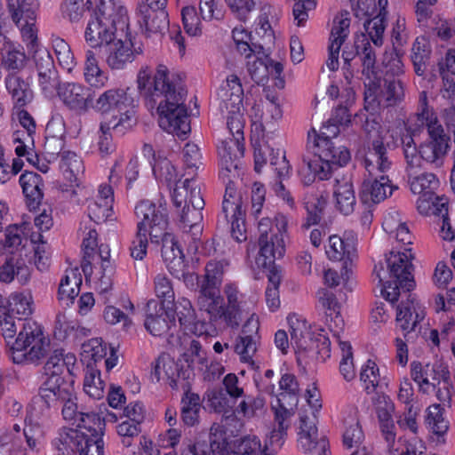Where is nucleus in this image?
Wrapping results in <instances>:
<instances>
[{"label": "nucleus", "mask_w": 455, "mask_h": 455, "mask_svg": "<svg viewBox=\"0 0 455 455\" xmlns=\"http://www.w3.org/2000/svg\"><path fill=\"white\" fill-rule=\"evenodd\" d=\"M138 90L149 110L156 109L159 126L168 133L185 140L191 131L185 105L187 91L179 76L160 64L154 76L148 68L140 70Z\"/></svg>", "instance_id": "nucleus-1"}, {"label": "nucleus", "mask_w": 455, "mask_h": 455, "mask_svg": "<svg viewBox=\"0 0 455 455\" xmlns=\"http://www.w3.org/2000/svg\"><path fill=\"white\" fill-rule=\"evenodd\" d=\"M418 120L426 126L428 140L418 148L411 134L402 136V148L406 162V172L415 173L425 161L436 168L443 166L444 156L450 148V136L445 132L436 114L428 106L427 92L419 94Z\"/></svg>", "instance_id": "nucleus-2"}, {"label": "nucleus", "mask_w": 455, "mask_h": 455, "mask_svg": "<svg viewBox=\"0 0 455 455\" xmlns=\"http://www.w3.org/2000/svg\"><path fill=\"white\" fill-rule=\"evenodd\" d=\"M307 148L314 155L313 159L303 156V163L313 173L308 178V182L315 178L320 180L330 179L334 169L347 164L351 158L350 152L345 146L329 136H319L315 130L308 132Z\"/></svg>", "instance_id": "nucleus-3"}, {"label": "nucleus", "mask_w": 455, "mask_h": 455, "mask_svg": "<svg viewBox=\"0 0 455 455\" xmlns=\"http://www.w3.org/2000/svg\"><path fill=\"white\" fill-rule=\"evenodd\" d=\"M127 20V11L124 7L116 5L111 0H100L87 24L85 40L92 47H100L101 50L116 39L118 28L123 30L128 26Z\"/></svg>", "instance_id": "nucleus-4"}, {"label": "nucleus", "mask_w": 455, "mask_h": 455, "mask_svg": "<svg viewBox=\"0 0 455 455\" xmlns=\"http://www.w3.org/2000/svg\"><path fill=\"white\" fill-rule=\"evenodd\" d=\"M287 220L283 215L276 216L275 224L269 219L259 222V253L256 264L259 267L272 268L276 259L285 252V237H287Z\"/></svg>", "instance_id": "nucleus-5"}, {"label": "nucleus", "mask_w": 455, "mask_h": 455, "mask_svg": "<svg viewBox=\"0 0 455 455\" xmlns=\"http://www.w3.org/2000/svg\"><path fill=\"white\" fill-rule=\"evenodd\" d=\"M50 339L33 321L23 323L17 338L11 346L12 358L15 363H36L51 351Z\"/></svg>", "instance_id": "nucleus-6"}, {"label": "nucleus", "mask_w": 455, "mask_h": 455, "mask_svg": "<svg viewBox=\"0 0 455 455\" xmlns=\"http://www.w3.org/2000/svg\"><path fill=\"white\" fill-rule=\"evenodd\" d=\"M317 419L313 411L299 415L298 443L305 455H329V442L318 433Z\"/></svg>", "instance_id": "nucleus-7"}, {"label": "nucleus", "mask_w": 455, "mask_h": 455, "mask_svg": "<svg viewBox=\"0 0 455 455\" xmlns=\"http://www.w3.org/2000/svg\"><path fill=\"white\" fill-rule=\"evenodd\" d=\"M193 375V370L180 365L167 353H162L153 363L152 376L156 381H166L172 389H189Z\"/></svg>", "instance_id": "nucleus-8"}, {"label": "nucleus", "mask_w": 455, "mask_h": 455, "mask_svg": "<svg viewBox=\"0 0 455 455\" xmlns=\"http://www.w3.org/2000/svg\"><path fill=\"white\" fill-rule=\"evenodd\" d=\"M135 214L141 220L138 230L148 232L151 241L158 243L168 226L166 210L149 200H142L136 205Z\"/></svg>", "instance_id": "nucleus-9"}, {"label": "nucleus", "mask_w": 455, "mask_h": 455, "mask_svg": "<svg viewBox=\"0 0 455 455\" xmlns=\"http://www.w3.org/2000/svg\"><path fill=\"white\" fill-rule=\"evenodd\" d=\"M318 302L324 310L325 321L332 332L338 337L344 328V320L340 315L341 305L346 300V293L342 291L334 292L329 289H321L317 292Z\"/></svg>", "instance_id": "nucleus-10"}, {"label": "nucleus", "mask_w": 455, "mask_h": 455, "mask_svg": "<svg viewBox=\"0 0 455 455\" xmlns=\"http://www.w3.org/2000/svg\"><path fill=\"white\" fill-rule=\"evenodd\" d=\"M387 146L380 135H377L369 142L363 157L364 167L369 176L387 174L391 171L393 162Z\"/></svg>", "instance_id": "nucleus-11"}, {"label": "nucleus", "mask_w": 455, "mask_h": 455, "mask_svg": "<svg viewBox=\"0 0 455 455\" xmlns=\"http://www.w3.org/2000/svg\"><path fill=\"white\" fill-rule=\"evenodd\" d=\"M33 60L38 85L45 94H52L60 84L52 55L46 49H37L35 50Z\"/></svg>", "instance_id": "nucleus-12"}, {"label": "nucleus", "mask_w": 455, "mask_h": 455, "mask_svg": "<svg viewBox=\"0 0 455 455\" xmlns=\"http://www.w3.org/2000/svg\"><path fill=\"white\" fill-rule=\"evenodd\" d=\"M133 44L129 38L123 40L116 37L100 51L104 53L107 64L112 69H122L134 60L140 52L133 50Z\"/></svg>", "instance_id": "nucleus-13"}, {"label": "nucleus", "mask_w": 455, "mask_h": 455, "mask_svg": "<svg viewBox=\"0 0 455 455\" xmlns=\"http://www.w3.org/2000/svg\"><path fill=\"white\" fill-rule=\"evenodd\" d=\"M226 444V434L222 431H218L217 428L213 432V427H212L209 443L200 440H184L180 455H212V453L221 455V451L225 450Z\"/></svg>", "instance_id": "nucleus-14"}, {"label": "nucleus", "mask_w": 455, "mask_h": 455, "mask_svg": "<svg viewBox=\"0 0 455 455\" xmlns=\"http://www.w3.org/2000/svg\"><path fill=\"white\" fill-rule=\"evenodd\" d=\"M74 392V387L69 382H42L38 395L33 400L35 403L41 402L47 410L58 411L63 401Z\"/></svg>", "instance_id": "nucleus-15"}, {"label": "nucleus", "mask_w": 455, "mask_h": 455, "mask_svg": "<svg viewBox=\"0 0 455 455\" xmlns=\"http://www.w3.org/2000/svg\"><path fill=\"white\" fill-rule=\"evenodd\" d=\"M370 177L362 184L361 199L365 204H379L397 188L391 184L388 174Z\"/></svg>", "instance_id": "nucleus-16"}, {"label": "nucleus", "mask_w": 455, "mask_h": 455, "mask_svg": "<svg viewBox=\"0 0 455 455\" xmlns=\"http://www.w3.org/2000/svg\"><path fill=\"white\" fill-rule=\"evenodd\" d=\"M76 357L72 354L63 355L61 350H54L44 366L42 382H68L66 376L71 373L70 366H73Z\"/></svg>", "instance_id": "nucleus-17"}, {"label": "nucleus", "mask_w": 455, "mask_h": 455, "mask_svg": "<svg viewBox=\"0 0 455 455\" xmlns=\"http://www.w3.org/2000/svg\"><path fill=\"white\" fill-rule=\"evenodd\" d=\"M136 101L129 88H115L101 93L94 102H92V107L102 113L112 109L123 111L127 107L135 106Z\"/></svg>", "instance_id": "nucleus-18"}, {"label": "nucleus", "mask_w": 455, "mask_h": 455, "mask_svg": "<svg viewBox=\"0 0 455 455\" xmlns=\"http://www.w3.org/2000/svg\"><path fill=\"white\" fill-rule=\"evenodd\" d=\"M74 425L79 429L76 433V442H95L102 439L106 423L99 414L83 411Z\"/></svg>", "instance_id": "nucleus-19"}, {"label": "nucleus", "mask_w": 455, "mask_h": 455, "mask_svg": "<svg viewBox=\"0 0 455 455\" xmlns=\"http://www.w3.org/2000/svg\"><path fill=\"white\" fill-rule=\"evenodd\" d=\"M56 89L58 90L59 97L70 109L85 111L89 103L92 104V102L89 89L82 84L76 83L59 84Z\"/></svg>", "instance_id": "nucleus-20"}, {"label": "nucleus", "mask_w": 455, "mask_h": 455, "mask_svg": "<svg viewBox=\"0 0 455 455\" xmlns=\"http://www.w3.org/2000/svg\"><path fill=\"white\" fill-rule=\"evenodd\" d=\"M387 263L390 276L395 279L394 281L398 282L403 289L409 291L414 287L412 264L405 253L391 251L390 256L387 258Z\"/></svg>", "instance_id": "nucleus-21"}, {"label": "nucleus", "mask_w": 455, "mask_h": 455, "mask_svg": "<svg viewBox=\"0 0 455 455\" xmlns=\"http://www.w3.org/2000/svg\"><path fill=\"white\" fill-rule=\"evenodd\" d=\"M259 330V318L255 315H251L242 329V335L237 339L236 344L234 347L235 352L238 354L241 360L249 362L254 355L257 346L255 336H257Z\"/></svg>", "instance_id": "nucleus-22"}, {"label": "nucleus", "mask_w": 455, "mask_h": 455, "mask_svg": "<svg viewBox=\"0 0 455 455\" xmlns=\"http://www.w3.org/2000/svg\"><path fill=\"white\" fill-rule=\"evenodd\" d=\"M0 58L3 67L15 75L27 64L25 52L17 47L4 33H0Z\"/></svg>", "instance_id": "nucleus-23"}, {"label": "nucleus", "mask_w": 455, "mask_h": 455, "mask_svg": "<svg viewBox=\"0 0 455 455\" xmlns=\"http://www.w3.org/2000/svg\"><path fill=\"white\" fill-rule=\"evenodd\" d=\"M220 164L223 170L227 172V176L238 175L240 160L243 156V144L237 139H226L222 141L221 148H219Z\"/></svg>", "instance_id": "nucleus-24"}, {"label": "nucleus", "mask_w": 455, "mask_h": 455, "mask_svg": "<svg viewBox=\"0 0 455 455\" xmlns=\"http://www.w3.org/2000/svg\"><path fill=\"white\" fill-rule=\"evenodd\" d=\"M223 299L220 287L202 283L197 296V306L200 310L210 315L211 321H217L220 315Z\"/></svg>", "instance_id": "nucleus-25"}, {"label": "nucleus", "mask_w": 455, "mask_h": 455, "mask_svg": "<svg viewBox=\"0 0 455 455\" xmlns=\"http://www.w3.org/2000/svg\"><path fill=\"white\" fill-rule=\"evenodd\" d=\"M355 237L349 235L345 238L333 235L329 237V245L326 249V254L330 259L344 260V267H347L348 261H352L355 256L356 244Z\"/></svg>", "instance_id": "nucleus-26"}, {"label": "nucleus", "mask_w": 455, "mask_h": 455, "mask_svg": "<svg viewBox=\"0 0 455 455\" xmlns=\"http://www.w3.org/2000/svg\"><path fill=\"white\" fill-rule=\"evenodd\" d=\"M188 203L191 205L182 207L180 220L185 227H188L189 231L193 229L200 231L199 224L203 220L202 210L205 204L200 188H192Z\"/></svg>", "instance_id": "nucleus-27"}, {"label": "nucleus", "mask_w": 455, "mask_h": 455, "mask_svg": "<svg viewBox=\"0 0 455 455\" xmlns=\"http://www.w3.org/2000/svg\"><path fill=\"white\" fill-rule=\"evenodd\" d=\"M355 54L362 62V75L365 79H377L376 54L369 39L362 35L355 42Z\"/></svg>", "instance_id": "nucleus-28"}, {"label": "nucleus", "mask_w": 455, "mask_h": 455, "mask_svg": "<svg viewBox=\"0 0 455 455\" xmlns=\"http://www.w3.org/2000/svg\"><path fill=\"white\" fill-rule=\"evenodd\" d=\"M432 50L429 42L424 36L417 37L411 49V61L414 73L425 77L430 63Z\"/></svg>", "instance_id": "nucleus-29"}, {"label": "nucleus", "mask_w": 455, "mask_h": 455, "mask_svg": "<svg viewBox=\"0 0 455 455\" xmlns=\"http://www.w3.org/2000/svg\"><path fill=\"white\" fill-rule=\"evenodd\" d=\"M218 95L222 109L242 107L243 89L240 78L235 74L228 76Z\"/></svg>", "instance_id": "nucleus-30"}, {"label": "nucleus", "mask_w": 455, "mask_h": 455, "mask_svg": "<svg viewBox=\"0 0 455 455\" xmlns=\"http://www.w3.org/2000/svg\"><path fill=\"white\" fill-rule=\"evenodd\" d=\"M20 184L27 199L28 206L36 209L43 199V180L34 172H25L20 177Z\"/></svg>", "instance_id": "nucleus-31"}, {"label": "nucleus", "mask_w": 455, "mask_h": 455, "mask_svg": "<svg viewBox=\"0 0 455 455\" xmlns=\"http://www.w3.org/2000/svg\"><path fill=\"white\" fill-rule=\"evenodd\" d=\"M145 328L154 336H162L170 329V323L164 311L158 307V301L151 299L146 306Z\"/></svg>", "instance_id": "nucleus-32"}, {"label": "nucleus", "mask_w": 455, "mask_h": 455, "mask_svg": "<svg viewBox=\"0 0 455 455\" xmlns=\"http://www.w3.org/2000/svg\"><path fill=\"white\" fill-rule=\"evenodd\" d=\"M271 165L278 180L274 185V190L277 196L285 201L291 207L294 205V200L289 191L285 189L283 180L289 176L291 165L283 154L272 157Z\"/></svg>", "instance_id": "nucleus-33"}, {"label": "nucleus", "mask_w": 455, "mask_h": 455, "mask_svg": "<svg viewBox=\"0 0 455 455\" xmlns=\"http://www.w3.org/2000/svg\"><path fill=\"white\" fill-rule=\"evenodd\" d=\"M12 20L20 26L24 20H36L39 8L38 0H6Z\"/></svg>", "instance_id": "nucleus-34"}, {"label": "nucleus", "mask_w": 455, "mask_h": 455, "mask_svg": "<svg viewBox=\"0 0 455 455\" xmlns=\"http://www.w3.org/2000/svg\"><path fill=\"white\" fill-rule=\"evenodd\" d=\"M288 321L291 342H294L299 349H312L314 347L315 339L307 323L296 316H290Z\"/></svg>", "instance_id": "nucleus-35"}, {"label": "nucleus", "mask_w": 455, "mask_h": 455, "mask_svg": "<svg viewBox=\"0 0 455 455\" xmlns=\"http://www.w3.org/2000/svg\"><path fill=\"white\" fill-rule=\"evenodd\" d=\"M161 311H164L165 315L170 322H175L176 317L181 325L191 324L195 318L196 313L192 307L190 300L186 298L178 299L177 302H173L172 305L164 304V307H160Z\"/></svg>", "instance_id": "nucleus-36"}, {"label": "nucleus", "mask_w": 455, "mask_h": 455, "mask_svg": "<svg viewBox=\"0 0 455 455\" xmlns=\"http://www.w3.org/2000/svg\"><path fill=\"white\" fill-rule=\"evenodd\" d=\"M299 394L279 392L274 402H271V408L275 413V419L282 416L283 420L290 421L294 415L295 409L299 403Z\"/></svg>", "instance_id": "nucleus-37"}, {"label": "nucleus", "mask_w": 455, "mask_h": 455, "mask_svg": "<svg viewBox=\"0 0 455 455\" xmlns=\"http://www.w3.org/2000/svg\"><path fill=\"white\" fill-rule=\"evenodd\" d=\"M185 395L181 399V419L188 427L196 425L199 421V411L202 409L200 396L190 393L189 389L184 390Z\"/></svg>", "instance_id": "nucleus-38"}, {"label": "nucleus", "mask_w": 455, "mask_h": 455, "mask_svg": "<svg viewBox=\"0 0 455 455\" xmlns=\"http://www.w3.org/2000/svg\"><path fill=\"white\" fill-rule=\"evenodd\" d=\"M263 454L259 439L255 435H248L237 440L233 447L227 441L225 450L221 455H259Z\"/></svg>", "instance_id": "nucleus-39"}, {"label": "nucleus", "mask_w": 455, "mask_h": 455, "mask_svg": "<svg viewBox=\"0 0 455 455\" xmlns=\"http://www.w3.org/2000/svg\"><path fill=\"white\" fill-rule=\"evenodd\" d=\"M142 18V22L145 25L146 33L164 35L169 29V15L167 11H150L146 10L144 13H140Z\"/></svg>", "instance_id": "nucleus-40"}, {"label": "nucleus", "mask_w": 455, "mask_h": 455, "mask_svg": "<svg viewBox=\"0 0 455 455\" xmlns=\"http://www.w3.org/2000/svg\"><path fill=\"white\" fill-rule=\"evenodd\" d=\"M275 422L276 427L272 430L262 449L265 455H274L282 448L287 436V430L291 426V421L283 420L282 416L275 419Z\"/></svg>", "instance_id": "nucleus-41"}, {"label": "nucleus", "mask_w": 455, "mask_h": 455, "mask_svg": "<svg viewBox=\"0 0 455 455\" xmlns=\"http://www.w3.org/2000/svg\"><path fill=\"white\" fill-rule=\"evenodd\" d=\"M32 299L29 294L14 293L8 299V313L18 319V323L23 326L28 317L32 314Z\"/></svg>", "instance_id": "nucleus-42"}, {"label": "nucleus", "mask_w": 455, "mask_h": 455, "mask_svg": "<svg viewBox=\"0 0 455 455\" xmlns=\"http://www.w3.org/2000/svg\"><path fill=\"white\" fill-rule=\"evenodd\" d=\"M417 172H418L412 174H411V172H407L411 192L423 196H434V190L439 184V180L436 176L429 172L416 175Z\"/></svg>", "instance_id": "nucleus-43"}, {"label": "nucleus", "mask_w": 455, "mask_h": 455, "mask_svg": "<svg viewBox=\"0 0 455 455\" xmlns=\"http://www.w3.org/2000/svg\"><path fill=\"white\" fill-rule=\"evenodd\" d=\"M5 85L17 108H22L30 101L32 92L29 90V85L20 77L9 75L5 79Z\"/></svg>", "instance_id": "nucleus-44"}, {"label": "nucleus", "mask_w": 455, "mask_h": 455, "mask_svg": "<svg viewBox=\"0 0 455 455\" xmlns=\"http://www.w3.org/2000/svg\"><path fill=\"white\" fill-rule=\"evenodd\" d=\"M81 284L82 276L77 269L67 271L59 285V299L73 301L79 294Z\"/></svg>", "instance_id": "nucleus-45"}, {"label": "nucleus", "mask_w": 455, "mask_h": 455, "mask_svg": "<svg viewBox=\"0 0 455 455\" xmlns=\"http://www.w3.org/2000/svg\"><path fill=\"white\" fill-rule=\"evenodd\" d=\"M273 64H275L268 56L255 57L247 60V69L251 79L257 84L264 85L273 70Z\"/></svg>", "instance_id": "nucleus-46"}, {"label": "nucleus", "mask_w": 455, "mask_h": 455, "mask_svg": "<svg viewBox=\"0 0 455 455\" xmlns=\"http://www.w3.org/2000/svg\"><path fill=\"white\" fill-rule=\"evenodd\" d=\"M425 422L429 432L436 436H443L449 429V422L443 417V408L441 404H432L427 407Z\"/></svg>", "instance_id": "nucleus-47"}, {"label": "nucleus", "mask_w": 455, "mask_h": 455, "mask_svg": "<svg viewBox=\"0 0 455 455\" xmlns=\"http://www.w3.org/2000/svg\"><path fill=\"white\" fill-rule=\"evenodd\" d=\"M387 10L381 8L371 19H366L363 27L370 39L376 46L383 44V35L387 26Z\"/></svg>", "instance_id": "nucleus-48"}, {"label": "nucleus", "mask_w": 455, "mask_h": 455, "mask_svg": "<svg viewBox=\"0 0 455 455\" xmlns=\"http://www.w3.org/2000/svg\"><path fill=\"white\" fill-rule=\"evenodd\" d=\"M334 196L338 209L347 215L354 211L355 204V196L353 185L350 181L347 180L342 183L337 180L334 189Z\"/></svg>", "instance_id": "nucleus-49"}, {"label": "nucleus", "mask_w": 455, "mask_h": 455, "mask_svg": "<svg viewBox=\"0 0 455 455\" xmlns=\"http://www.w3.org/2000/svg\"><path fill=\"white\" fill-rule=\"evenodd\" d=\"M327 204V196L312 195L305 203V207L307 212L305 223L302 224V228L308 229L312 225H316L320 222L323 210Z\"/></svg>", "instance_id": "nucleus-50"}, {"label": "nucleus", "mask_w": 455, "mask_h": 455, "mask_svg": "<svg viewBox=\"0 0 455 455\" xmlns=\"http://www.w3.org/2000/svg\"><path fill=\"white\" fill-rule=\"evenodd\" d=\"M437 374L439 376L437 383H431L435 389V396L443 406L451 407L454 387L451 380L450 371L446 367H443Z\"/></svg>", "instance_id": "nucleus-51"}, {"label": "nucleus", "mask_w": 455, "mask_h": 455, "mask_svg": "<svg viewBox=\"0 0 455 455\" xmlns=\"http://www.w3.org/2000/svg\"><path fill=\"white\" fill-rule=\"evenodd\" d=\"M222 212L225 214V218L227 220H229V216L235 217V214L241 215V212H244L243 210L241 194L237 192V190L235 188L234 182L231 181L230 180H228L226 187V191L222 203Z\"/></svg>", "instance_id": "nucleus-52"}, {"label": "nucleus", "mask_w": 455, "mask_h": 455, "mask_svg": "<svg viewBox=\"0 0 455 455\" xmlns=\"http://www.w3.org/2000/svg\"><path fill=\"white\" fill-rule=\"evenodd\" d=\"M84 77L87 83L95 87H104L108 82V77L98 66L95 53L91 50L85 53Z\"/></svg>", "instance_id": "nucleus-53"}, {"label": "nucleus", "mask_w": 455, "mask_h": 455, "mask_svg": "<svg viewBox=\"0 0 455 455\" xmlns=\"http://www.w3.org/2000/svg\"><path fill=\"white\" fill-rule=\"evenodd\" d=\"M94 0H65L61 5L63 16L70 21H78L92 9Z\"/></svg>", "instance_id": "nucleus-54"}, {"label": "nucleus", "mask_w": 455, "mask_h": 455, "mask_svg": "<svg viewBox=\"0 0 455 455\" xmlns=\"http://www.w3.org/2000/svg\"><path fill=\"white\" fill-rule=\"evenodd\" d=\"M343 444L348 448L358 447L364 439L359 420L355 417L344 419Z\"/></svg>", "instance_id": "nucleus-55"}, {"label": "nucleus", "mask_w": 455, "mask_h": 455, "mask_svg": "<svg viewBox=\"0 0 455 455\" xmlns=\"http://www.w3.org/2000/svg\"><path fill=\"white\" fill-rule=\"evenodd\" d=\"M267 278L269 284L266 290V302L269 309L275 311L280 307L278 288L281 283V275L275 267L268 270Z\"/></svg>", "instance_id": "nucleus-56"}, {"label": "nucleus", "mask_w": 455, "mask_h": 455, "mask_svg": "<svg viewBox=\"0 0 455 455\" xmlns=\"http://www.w3.org/2000/svg\"><path fill=\"white\" fill-rule=\"evenodd\" d=\"M52 47L59 64L70 73L76 66L75 57L69 44L60 37L52 39Z\"/></svg>", "instance_id": "nucleus-57"}, {"label": "nucleus", "mask_w": 455, "mask_h": 455, "mask_svg": "<svg viewBox=\"0 0 455 455\" xmlns=\"http://www.w3.org/2000/svg\"><path fill=\"white\" fill-rule=\"evenodd\" d=\"M336 341L339 343L342 357L339 364V371L344 377V379L347 381H350L355 379V371L353 363V352L352 347L349 342L343 341L340 339V335L338 337H334Z\"/></svg>", "instance_id": "nucleus-58"}, {"label": "nucleus", "mask_w": 455, "mask_h": 455, "mask_svg": "<svg viewBox=\"0 0 455 455\" xmlns=\"http://www.w3.org/2000/svg\"><path fill=\"white\" fill-rule=\"evenodd\" d=\"M229 262L226 259L211 260L205 266V274L202 283L220 287L223 275Z\"/></svg>", "instance_id": "nucleus-59"}, {"label": "nucleus", "mask_w": 455, "mask_h": 455, "mask_svg": "<svg viewBox=\"0 0 455 455\" xmlns=\"http://www.w3.org/2000/svg\"><path fill=\"white\" fill-rule=\"evenodd\" d=\"M283 111L280 103H266L261 114V126L263 132H271L276 123L281 120Z\"/></svg>", "instance_id": "nucleus-60"}, {"label": "nucleus", "mask_w": 455, "mask_h": 455, "mask_svg": "<svg viewBox=\"0 0 455 455\" xmlns=\"http://www.w3.org/2000/svg\"><path fill=\"white\" fill-rule=\"evenodd\" d=\"M84 389L87 395L94 399H100L104 394V382L100 379V371L88 370L84 380Z\"/></svg>", "instance_id": "nucleus-61"}, {"label": "nucleus", "mask_w": 455, "mask_h": 455, "mask_svg": "<svg viewBox=\"0 0 455 455\" xmlns=\"http://www.w3.org/2000/svg\"><path fill=\"white\" fill-rule=\"evenodd\" d=\"M423 318L424 316H419V314L414 315L410 305L402 304L397 307L396 322L403 331L407 332L413 331Z\"/></svg>", "instance_id": "nucleus-62"}, {"label": "nucleus", "mask_w": 455, "mask_h": 455, "mask_svg": "<svg viewBox=\"0 0 455 455\" xmlns=\"http://www.w3.org/2000/svg\"><path fill=\"white\" fill-rule=\"evenodd\" d=\"M182 359L187 363L186 367H189L191 370L195 364H198L202 367L207 364V354L203 349L201 343L196 339L190 342L189 347L182 355Z\"/></svg>", "instance_id": "nucleus-63"}, {"label": "nucleus", "mask_w": 455, "mask_h": 455, "mask_svg": "<svg viewBox=\"0 0 455 455\" xmlns=\"http://www.w3.org/2000/svg\"><path fill=\"white\" fill-rule=\"evenodd\" d=\"M160 238L163 243L161 252L164 261L172 262L175 259L180 260L183 258L182 251L172 234L167 233L165 230Z\"/></svg>", "instance_id": "nucleus-64"}]
</instances>
